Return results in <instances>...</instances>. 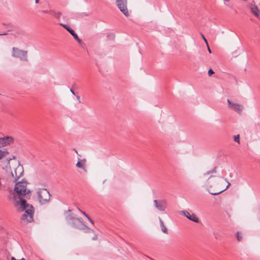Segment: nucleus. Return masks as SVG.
<instances>
[{
  "mask_svg": "<svg viewBox=\"0 0 260 260\" xmlns=\"http://www.w3.org/2000/svg\"><path fill=\"white\" fill-rule=\"evenodd\" d=\"M66 220L73 228L82 230L85 233H93V231L87 226L81 218L76 217L73 213H70L66 216Z\"/></svg>",
  "mask_w": 260,
  "mask_h": 260,
  "instance_id": "1",
  "label": "nucleus"
},
{
  "mask_svg": "<svg viewBox=\"0 0 260 260\" xmlns=\"http://www.w3.org/2000/svg\"><path fill=\"white\" fill-rule=\"evenodd\" d=\"M20 205L22 210L25 211V213L21 217V219L23 220H26L27 222L32 221L34 213L33 206L28 204L24 199L20 200Z\"/></svg>",
  "mask_w": 260,
  "mask_h": 260,
  "instance_id": "2",
  "label": "nucleus"
},
{
  "mask_svg": "<svg viewBox=\"0 0 260 260\" xmlns=\"http://www.w3.org/2000/svg\"><path fill=\"white\" fill-rule=\"evenodd\" d=\"M14 191L17 193L20 200L23 199L22 197L30 192L29 190H27V182L25 179H22L21 181L15 182Z\"/></svg>",
  "mask_w": 260,
  "mask_h": 260,
  "instance_id": "3",
  "label": "nucleus"
},
{
  "mask_svg": "<svg viewBox=\"0 0 260 260\" xmlns=\"http://www.w3.org/2000/svg\"><path fill=\"white\" fill-rule=\"evenodd\" d=\"M39 201L41 204H45L50 200V194L46 188H40L37 191Z\"/></svg>",
  "mask_w": 260,
  "mask_h": 260,
  "instance_id": "4",
  "label": "nucleus"
},
{
  "mask_svg": "<svg viewBox=\"0 0 260 260\" xmlns=\"http://www.w3.org/2000/svg\"><path fill=\"white\" fill-rule=\"evenodd\" d=\"M27 51L19 49L16 47H13L12 56L15 58H18L21 61H27Z\"/></svg>",
  "mask_w": 260,
  "mask_h": 260,
  "instance_id": "5",
  "label": "nucleus"
},
{
  "mask_svg": "<svg viewBox=\"0 0 260 260\" xmlns=\"http://www.w3.org/2000/svg\"><path fill=\"white\" fill-rule=\"evenodd\" d=\"M116 4L120 11L126 17L129 15L127 9V0H115Z\"/></svg>",
  "mask_w": 260,
  "mask_h": 260,
  "instance_id": "6",
  "label": "nucleus"
},
{
  "mask_svg": "<svg viewBox=\"0 0 260 260\" xmlns=\"http://www.w3.org/2000/svg\"><path fill=\"white\" fill-rule=\"evenodd\" d=\"M11 174L13 178L14 179V182H17L18 180L23 175V168L18 162L17 167L15 169L14 172L10 171Z\"/></svg>",
  "mask_w": 260,
  "mask_h": 260,
  "instance_id": "7",
  "label": "nucleus"
},
{
  "mask_svg": "<svg viewBox=\"0 0 260 260\" xmlns=\"http://www.w3.org/2000/svg\"><path fill=\"white\" fill-rule=\"evenodd\" d=\"M59 25L65 28L73 37L74 39L78 42L81 46L83 47L84 44L82 41L79 38L78 35L75 33L74 30L70 27V26L67 24H64L63 23H59Z\"/></svg>",
  "mask_w": 260,
  "mask_h": 260,
  "instance_id": "8",
  "label": "nucleus"
},
{
  "mask_svg": "<svg viewBox=\"0 0 260 260\" xmlns=\"http://www.w3.org/2000/svg\"><path fill=\"white\" fill-rule=\"evenodd\" d=\"M154 206L159 211H164L166 208L167 201L165 200L157 201L154 200Z\"/></svg>",
  "mask_w": 260,
  "mask_h": 260,
  "instance_id": "9",
  "label": "nucleus"
},
{
  "mask_svg": "<svg viewBox=\"0 0 260 260\" xmlns=\"http://www.w3.org/2000/svg\"><path fill=\"white\" fill-rule=\"evenodd\" d=\"M228 107L229 108L235 111L236 112L240 113L242 111L243 109V107L242 105L236 104V103H233L231 102L230 100H228Z\"/></svg>",
  "mask_w": 260,
  "mask_h": 260,
  "instance_id": "10",
  "label": "nucleus"
},
{
  "mask_svg": "<svg viewBox=\"0 0 260 260\" xmlns=\"http://www.w3.org/2000/svg\"><path fill=\"white\" fill-rule=\"evenodd\" d=\"M14 142V139L10 136L0 138V148L6 146Z\"/></svg>",
  "mask_w": 260,
  "mask_h": 260,
  "instance_id": "11",
  "label": "nucleus"
},
{
  "mask_svg": "<svg viewBox=\"0 0 260 260\" xmlns=\"http://www.w3.org/2000/svg\"><path fill=\"white\" fill-rule=\"evenodd\" d=\"M11 159H6L5 160L0 161V167L3 169L5 170L6 172L11 171L10 161Z\"/></svg>",
  "mask_w": 260,
  "mask_h": 260,
  "instance_id": "12",
  "label": "nucleus"
},
{
  "mask_svg": "<svg viewBox=\"0 0 260 260\" xmlns=\"http://www.w3.org/2000/svg\"><path fill=\"white\" fill-rule=\"evenodd\" d=\"M182 212L183 214L190 220L197 223L199 222V219L197 218L194 214H190L188 211H182Z\"/></svg>",
  "mask_w": 260,
  "mask_h": 260,
  "instance_id": "13",
  "label": "nucleus"
},
{
  "mask_svg": "<svg viewBox=\"0 0 260 260\" xmlns=\"http://www.w3.org/2000/svg\"><path fill=\"white\" fill-rule=\"evenodd\" d=\"M219 177H220V178H223V179H224V180H225V181L228 183V185H227V186H226V188H224V189H223V190H220V191H218V192H211L209 191V193H210L211 194L215 195V196H216V195H218V194H220V193H221V192H223V191H225V190H226V189H228V188L231 186V183L228 181V179H227L226 178H223V177H221V176H220Z\"/></svg>",
  "mask_w": 260,
  "mask_h": 260,
  "instance_id": "14",
  "label": "nucleus"
},
{
  "mask_svg": "<svg viewBox=\"0 0 260 260\" xmlns=\"http://www.w3.org/2000/svg\"><path fill=\"white\" fill-rule=\"evenodd\" d=\"M9 153V152L8 151L7 149H0V160H1L3 158L6 157Z\"/></svg>",
  "mask_w": 260,
  "mask_h": 260,
  "instance_id": "15",
  "label": "nucleus"
},
{
  "mask_svg": "<svg viewBox=\"0 0 260 260\" xmlns=\"http://www.w3.org/2000/svg\"><path fill=\"white\" fill-rule=\"evenodd\" d=\"M251 13L254 15L255 16H259V10H258V9L257 8V7L255 5H254V6H252L251 7Z\"/></svg>",
  "mask_w": 260,
  "mask_h": 260,
  "instance_id": "16",
  "label": "nucleus"
},
{
  "mask_svg": "<svg viewBox=\"0 0 260 260\" xmlns=\"http://www.w3.org/2000/svg\"><path fill=\"white\" fill-rule=\"evenodd\" d=\"M159 221L161 231L165 234H168V229L165 225L163 221L161 220L160 218H159Z\"/></svg>",
  "mask_w": 260,
  "mask_h": 260,
  "instance_id": "17",
  "label": "nucleus"
},
{
  "mask_svg": "<svg viewBox=\"0 0 260 260\" xmlns=\"http://www.w3.org/2000/svg\"><path fill=\"white\" fill-rule=\"evenodd\" d=\"M84 161L85 162V159H83L82 160H80L79 159V161L77 162L76 165V166L79 168H81V169H84V166L81 164V161Z\"/></svg>",
  "mask_w": 260,
  "mask_h": 260,
  "instance_id": "18",
  "label": "nucleus"
},
{
  "mask_svg": "<svg viewBox=\"0 0 260 260\" xmlns=\"http://www.w3.org/2000/svg\"><path fill=\"white\" fill-rule=\"evenodd\" d=\"M217 172V167H215L212 170L207 171L204 174V176L209 175L212 173H215Z\"/></svg>",
  "mask_w": 260,
  "mask_h": 260,
  "instance_id": "19",
  "label": "nucleus"
},
{
  "mask_svg": "<svg viewBox=\"0 0 260 260\" xmlns=\"http://www.w3.org/2000/svg\"><path fill=\"white\" fill-rule=\"evenodd\" d=\"M51 15L54 16L55 18L59 19L61 16V13L59 12L55 13L53 11V13H52Z\"/></svg>",
  "mask_w": 260,
  "mask_h": 260,
  "instance_id": "20",
  "label": "nucleus"
},
{
  "mask_svg": "<svg viewBox=\"0 0 260 260\" xmlns=\"http://www.w3.org/2000/svg\"><path fill=\"white\" fill-rule=\"evenodd\" d=\"M39 12L45 13V14H52V13H53V11H52L51 10H40V11H39Z\"/></svg>",
  "mask_w": 260,
  "mask_h": 260,
  "instance_id": "21",
  "label": "nucleus"
},
{
  "mask_svg": "<svg viewBox=\"0 0 260 260\" xmlns=\"http://www.w3.org/2000/svg\"><path fill=\"white\" fill-rule=\"evenodd\" d=\"M234 141L238 143H240V137L239 135L234 136Z\"/></svg>",
  "mask_w": 260,
  "mask_h": 260,
  "instance_id": "22",
  "label": "nucleus"
},
{
  "mask_svg": "<svg viewBox=\"0 0 260 260\" xmlns=\"http://www.w3.org/2000/svg\"><path fill=\"white\" fill-rule=\"evenodd\" d=\"M236 237L237 240L239 241L242 239V236L240 235L239 232H237L236 233Z\"/></svg>",
  "mask_w": 260,
  "mask_h": 260,
  "instance_id": "23",
  "label": "nucleus"
},
{
  "mask_svg": "<svg viewBox=\"0 0 260 260\" xmlns=\"http://www.w3.org/2000/svg\"><path fill=\"white\" fill-rule=\"evenodd\" d=\"M214 73V71L212 69H210L208 70V74L209 76H211Z\"/></svg>",
  "mask_w": 260,
  "mask_h": 260,
  "instance_id": "24",
  "label": "nucleus"
},
{
  "mask_svg": "<svg viewBox=\"0 0 260 260\" xmlns=\"http://www.w3.org/2000/svg\"><path fill=\"white\" fill-rule=\"evenodd\" d=\"M201 36H202V37L203 39L204 40V41L206 43L207 46H208V43L207 40L206 39V38L205 37L204 35L203 34H201Z\"/></svg>",
  "mask_w": 260,
  "mask_h": 260,
  "instance_id": "25",
  "label": "nucleus"
},
{
  "mask_svg": "<svg viewBox=\"0 0 260 260\" xmlns=\"http://www.w3.org/2000/svg\"><path fill=\"white\" fill-rule=\"evenodd\" d=\"M214 177V176L213 175H211V176H210V177L208 179V180H207L206 182V184H205V186L206 187H208L209 186V182H208V181L210 179V178H211V177Z\"/></svg>",
  "mask_w": 260,
  "mask_h": 260,
  "instance_id": "26",
  "label": "nucleus"
},
{
  "mask_svg": "<svg viewBox=\"0 0 260 260\" xmlns=\"http://www.w3.org/2000/svg\"><path fill=\"white\" fill-rule=\"evenodd\" d=\"M76 99H77V100L78 101V103H81V101H80V96H79V95H76Z\"/></svg>",
  "mask_w": 260,
  "mask_h": 260,
  "instance_id": "27",
  "label": "nucleus"
},
{
  "mask_svg": "<svg viewBox=\"0 0 260 260\" xmlns=\"http://www.w3.org/2000/svg\"><path fill=\"white\" fill-rule=\"evenodd\" d=\"M87 219L90 221V222L92 224H94V222L90 218L89 216L87 217Z\"/></svg>",
  "mask_w": 260,
  "mask_h": 260,
  "instance_id": "28",
  "label": "nucleus"
},
{
  "mask_svg": "<svg viewBox=\"0 0 260 260\" xmlns=\"http://www.w3.org/2000/svg\"><path fill=\"white\" fill-rule=\"evenodd\" d=\"M81 212L86 217H88L89 216L84 211H81Z\"/></svg>",
  "mask_w": 260,
  "mask_h": 260,
  "instance_id": "29",
  "label": "nucleus"
},
{
  "mask_svg": "<svg viewBox=\"0 0 260 260\" xmlns=\"http://www.w3.org/2000/svg\"><path fill=\"white\" fill-rule=\"evenodd\" d=\"M11 198H15V195L14 194H11L10 196H9V198L10 199Z\"/></svg>",
  "mask_w": 260,
  "mask_h": 260,
  "instance_id": "30",
  "label": "nucleus"
},
{
  "mask_svg": "<svg viewBox=\"0 0 260 260\" xmlns=\"http://www.w3.org/2000/svg\"><path fill=\"white\" fill-rule=\"evenodd\" d=\"M70 90V92H71L73 95H76L75 91H74L72 88H71Z\"/></svg>",
  "mask_w": 260,
  "mask_h": 260,
  "instance_id": "31",
  "label": "nucleus"
},
{
  "mask_svg": "<svg viewBox=\"0 0 260 260\" xmlns=\"http://www.w3.org/2000/svg\"><path fill=\"white\" fill-rule=\"evenodd\" d=\"M207 46V48H208V52L210 53H211L212 51H211V50L210 49L209 46V45L208 44V46Z\"/></svg>",
  "mask_w": 260,
  "mask_h": 260,
  "instance_id": "32",
  "label": "nucleus"
},
{
  "mask_svg": "<svg viewBox=\"0 0 260 260\" xmlns=\"http://www.w3.org/2000/svg\"><path fill=\"white\" fill-rule=\"evenodd\" d=\"M16 158V156H13L12 157H10V158H7V159H11V160L12 159H15Z\"/></svg>",
  "mask_w": 260,
  "mask_h": 260,
  "instance_id": "33",
  "label": "nucleus"
},
{
  "mask_svg": "<svg viewBox=\"0 0 260 260\" xmlns=\"http://www.w3.org/2000/svg\"><path fill=\"white\" fill-rule=\"evenodd\" d=\"M11 260H16V259H15V257H12V258H11ZM20 260H25V259L24 258H21V259H20Z\"/></svg>",
  "mask_w": 260,
  "mask_h": 260,
  "instance_id": "34",
  "label": "nucleus"
},
{
  "mask_svg": "<svg viewBox=\"0 0 260 260\" xmlns=\"http://www.w3.org/2000/svg\"><path fill=\"white\" fill-rule=\"evenodd\" d=\"M8 35V34L6 33V32L3 33V34H0V36H2V35Z\"/></svg>",
  "mask_w": 260,
  "mask_h": 260,
  "instance_id": "35",
  "label": "nucleus"
},
{
  "mask_svg": "<svg viewBox=\"0 0 260 260\" xmlns=\"http://www.w3.org/2000/svg\"><path fill=\"white\" fill-rule=\"evenodd\" d=\"M39 3V0H35V3L38 4Z\"/></svg>",
  "mask_w": 260,
  "mask_h": 260,
  "instance_id": "36",
  "label": "nucleus"
},
{
  "mask_svg": "<svg viewBox=\"0 0 260 260\" xmlns=\"http://www.w3.org/2000/svg\"><path fill=\"white\" fill-rule=\"evenodd\" d=\"M74 150H75V152L78 154L77 151L75 149H74Z\"/></svg>",
  "mask_w": 260,
  "mask_h": 260,
  "instance_id": "37",
  "label": "nucleus"
},
{
  "mask_svg": "<svg viewBox=\"0 0 260 260\" xmlns=\"http://www.w3.org/2000/svg\"><path fill=\"white\" fill-rule=\"evenodd\" d=\"M78 209L79 210V211H80L81 212V211H82L81 209H80L79 208H78Z\"/></svg>",
  "mask_w": 260,
  "mask_h": 260,
  "instance_id": "38",
  "label": "nucleus"
},
{
  "mask_svg": "<svg viewBox=\"0 0 260 260\" xmlns=\"http://www.w3.org/2000/svg\"><path fill=\"white\" fill-rule=\"evenodd\" d=\"M68 212H71V210H70V209H69V210H68Z\"/></svg>",
  "mask_w": 260,
  "mask_h": 260,
  "instance_id": "39",
  "label": "nucleus"
},
{
  "mask_svg": "<svg viewBox=\"0 0 260 260\" xmlns=\"http://www.w3.org/2000/svg\"><path fill=\"white\" fill-rule=\"evenodd\" d=\"M3 25H7V24H5V23H3Z\"/></svg>",
  "mask_w": 260,
  "mask_h": 260,
  "instance_id": "40",
  "label": "nucleus"
}]
</instances>
